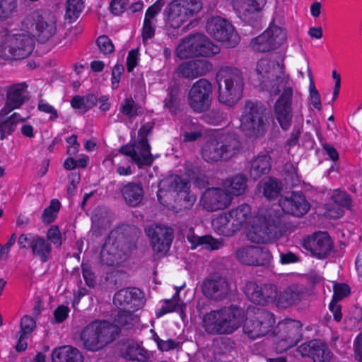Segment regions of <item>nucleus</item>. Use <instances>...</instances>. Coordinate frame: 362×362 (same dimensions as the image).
Masks as SVG:
<instances>
[{
  "mask_svg": "<svg viewBox=\"0 0 362 362\" xmlns=\"http://www.w3.org/2000/svg\"><path fill=\"white\" fill-rule=\"evenodd\" d=\"M138 235V228L127 224L111 230L100 251L101 264L112 267L121 266L135 248Z\"/></svg>",
  "mask_w": 362,
  "mask_h": 362,
  "instance_id": "f257e3e1",
  "label": "nucleus"
},
{
  "mask_svg": "<svg viewBox=\"0 0 362 362\" xmlns=\"http://www.w3.org/2000/svg\"><path fill=\"white\" fill-rule=\"evenodd\" d=\"M255 70L259 90H293L294 82L286 73L283 62L262 58L257 62Z\"/></svg>",
  "mask_w": 362,
  "mask_h": 362,
  "instance_id": "f03ea898",
  "label": "nucleus"
},
{
  "mask_svg": "<svg viewBox=\"0 0 362 362\" xmlns=\"http://www.w3.org/2000/svg\"><path fill=\"white\" fill-rule=\"evenodd\" d=\"M283 232L279 211L273 207L262 209L258 211L254 220L249 238L255 243H272L281 237Z\"/></svg>",
  "mask_w": 362,
  "mask_h": 362,
  "instance_id": "7ed1b4c3",
  "label": "nucleus"
},
{
  "mask_svg": "<svg viewBox=\"0 0 362 362\" xmlns=\"http://www.w3.org/2000/svg\"><path fill=\"white\" fill-rule=\"evenodd\" d=\"M244 318V310L232 305L206 313L202 326L211 334H230L241 326Z\"/></svg>",
  "mask_w": 362,
  "mask_h": 362,
  "instance_id": "20e7f679",
  "label": "nucleus"
},
{
  "mask_svg": "<svg viewBox=\"0 0 362 362\" xmlns=\"http://www.w3.org/2000/svg\"><path fill=\"white\" fill-rule=\"evenodd\" d=\"M269 124L266 106L258 100H246L240 117V131L247 137L257 139L265 134Z\"/></svg>",
  "mask_w": 362,
  "mask_h": 362,
  "instance_id": "39448f33",
  "label": "nucleus"
},
{
  "mask_svg": "<svg viewBox=\"0 0 362 362\" xmlns=\"http://www.w3.org/2000/svg\"><path fill=\"white\" fill-rule=\"evenodd\" d=\"M240 148V142L235 134H218L204 143L202 156L206 162L228 160L236 155Z\"/></svg>",
  "mask_w": 362,
  "mask_h": 362,
  "instance_id": "423d86ee",
  "label": "nucleus"
},
{
  "mask_svg": "<svg viewBox=\"0 0 362 362\" xmlns=\"http://www.w3.org/2000/svg\"><path fill=\"white\" fill-rule=\"evenodd\" d=\"M56 18L48 9H35L28 13L22 21V28L33 37L47 42L56 33Z\"/></svg>",
  "mask_w": 362,
  "mask_h": 362,
  "instance_id": "0eeeda50",
  "label": "nucleus"
},
{
  "mask_svg": "<svg viewBox=\"0 0 362 362\" xmlns=\"http://www.w3.org/2000/svg\"><path fill=\"white\" fill-rule=\"evenodd\" d=\"M118 335V329L105 320H95L87 325L81 334L83 346L88 351H95L113 341Z\"/></svg>",
  "mask_w": 362,
  "mask_h": 362,
  "instance_id": "6e6552de",
  "label": "nucleus"
},
{
  "mask_svg": "<svg viewBox=\"0 0 362 362\" xmlns=\"http://www.w3.org/2000/svg\"><path fill=\"white\" fill-rule=\"evenodd\" d=\"M35 40L28 33L6 35L0 43V58L6 61H18L30 56Z\"/></svg>",
  "mask_w": 362,
  "mask_h": 362,
  "instance_id": "1a4fd4ad",
  "label": "nucleus"
},
{
  "mask_svg": "<svg viewBox=\"0 0 362 362\" xmlns=\"http://www.w3.org/2000/svg\"><path fill=\"white\" fill-rule=\"evenodd\" d=\"M220 47L207 37L196 33L185 38L176 49V55L180 59L196 57H212L220 52Z\"/></svg>",
  "mask_w": 362,
  "mask_h": 362,
  "instance_id": "9d476101",
  "label": "nucleus"
},
{
  "mask_svg": "<svg viewBox=\"0 0 362 362\" xmlns=\"http://www.w3.org/2000/svg\"><path fill=\"white\" fill-rule=\"evenodd\" d=\"M154 126L153 122L144 124L139 130V139L132 145H124L119 149V153L131 158L139 168L144 165H151L153 158L151 153V147L147 136L151 132Z\"/></svg>",
  "mask_w": 362,
  "mask_h": 362,
  "instance_id": "9b49d317",
  "label": "nucleus"
},
{
  "mask_svg": "<svg viewBox=\"0 0 362 362\" xmlns=\"http://www.w3.org/2000/svg\"><path fill=\"white\" fill-rule=\"evenodd\" d=\"M202 8L201 0H173L168 4L164 11L166 24L174 29L179 28Z\"/></svg>",
  "mask_w": 362,
  "mask_h": 362,
  "instance_id": "f8f14e48",
  "label": "nucleus"
},
{
  "mask_svg": "<svg viewBox=\"0 0 362 362\" xmlns=\"http://www.w3.org/2000/svg\"><path fill=\"white\" fill-rule=\"evenodd\" d=\"M286 40V32L274 24V18L260 35L252 38L250 45L255 52L264 53L278 49Z\"/></svg>",
  "mask_w": 362,
  "mask_h": 362,
  "instance_id": "ddd939ff",
  "label": "nucleus"
},
{
  "mask_svg": "<svg viewBox=\"0 0 362 362\" xmlns=\"http://www.w3.org/2000/svg\"><path fill=\"white\" fill-rule=\"evenodd\" d=\"M275 324L274 315L264 309L257 308L252 316L248 317L243 326V332L255 339L266 335Z\"/></svg>",
  "mask_w": 362,
  "mask_h": 362,
  "instance_id": "4468645a",
  "label": "nucleus"
},
{
  "mask_svg": "<svg viewBox=\"0 0 362 362\" xmlns=\"http://www.w3.org/2000/svg\"><path fill=\"white\" fill-rule=\"evenodd\" d=\"M207 32L227 48L235 47L240 42V37L233 25L219 16L211 18L206 25Z\"/></svg>",
  "mask_w": 362,
  "mask_h": 362,
  "instance_id": "2eb2a0df",
  "label": "nucleus"
},
{
  "mask_svg": "<svg viewBox=\"0 0 362 362\" xmlns=\"http://www.w3.org/2000/svg\"><path fill=\"white\" fill-rule=\"evenodd\" d=\"M151 240L153 251L158 257H163L170 250L174 239V230L168 226L153 224L145 229Z\"/></svg>",
  "mask_w": 362,
  "mask_h": 362,
  "instance_id": "dca6fc26",
  "label": "nucleus"
},
{
  "mask_svg": "<svg viewBox=\"0 0 362 362\" xmlns=\"http://www.w3.org/2000/svg\"><path fill=\"white\" fill-rule=\"evenodd\" d=\"M243 291L250 301L260 305L274 303L278 296L277 286L270 283L258 284L255 281H247Z\"/></svg>",
  "mask_w": 362,
  "mask_h": 362,
  "instance_id": "f3484780",
  "label": "nucleus"
},
{
  "mask_svg": "<svg viewBox=\"0 0 362 362\" xmlns=\"http://www.w3.org/2000/svg\"><path fill=\"white\" fill-rule=\"evenodd\" d=\"M235 255L239 262L248 266H267L272 259L269 250L262 246H244L238 249Z\"/></svg>",
  "mask_w": 362,
  "mask_h": 362,
  "instance_id": "a211bd4d",
  "label": "nucleus"
},
{
  "mask_svg": "<svg viewBox=\"0 0 362 362\" xmlns=\"http://www.w3.org/2000/svg\"><path fill=\"white\" fill-rule=\"evenodd\" d=\"M303 325L298 320L286 319L278 325L280 340L277 348L286 351L297 344L303 338Z\"/></svg>",
  "mask_w": 362,
  "mask_h": 362,
  "instance_id": "6ab92c4d",
  "label": "nucleus"
},
{
  "mask_svg": "<svg viewBox=\"0 0 362 362\" xmlns=\"http://www.w3.org/2000/svg\"><path fill=\"white\" fill-rule=\"evenodd\" d=\"M216 80L218 90H243L245 81L243 72L238 68L222 66L217 71Z\"/></svg>",
  "mask_w": 362,
  "mask_h": 362,
  "instance_id": "aec40b11",
  "label": "nucleus"
},
{
  "mask_svg": "<svg viewBox=\"0 0 362 362\" xmlns=\"http://www.w3.org/2000/svg\"><path fill=\"white\" fill-rule=\"evenodd\" d=\"M189 183L185 179L178 175H170L160 182L159 192L163 190L177 192L180 199H183L185 202L184 208L189 209L193 205L195 197L189 194Z\"/></svg>",
  "mask_w": 362,
  "mask_h": 362,
  "instance_id": "412c9836",
  "label": "nucleus"
},
{
  "mask_svg": "<svg viewBox=\"0 0 362 362\" xmlns=\"http://www.w3.org/2000/svg\"><path fill=\"white\" fill-rule=\"evenodd\" d=\"M201 287L205 297L216 302L228 298L230 292L228 281L221 276H213L205 279Z\"/></svg>",
  "mask_w": 362,
  "mask_h": 362,
  "instance_id": "4be33fe9",
  "label": "nucleus"
},
{
  "mask_svg": "<svg viewBox=\"0 0 362 362\" xmlns=\"http://www.w3.org/2000/svg\"><path fill=\"white\" fill-rule=\"evenodd\" d=\"M303 247L319 259L326 258L333 249V243L326 231H318L304 240Z\"/></svg>",
  "mask_w": 362,
  "mask_h": 362,
  "instance_id": "5701e85b",
  "label": "nucleus"
},
{
  "mask_svg": "<svg viewBox=\"0 0 362 362\" xmlns=\"http://www.w3.org/2000/svg\"><path fill=\"white\" fill-rule=\"evenodd\" d=\"M231 197L225 190L212 187L203 193L201 202L208 211H216L226 209L231 202Z\"/></svg>",
  "mask_w": 362,
  "mask_h": 362,
  "instance_id": "b1692460",
  "label": "nucleus"
},
{
  "mask_svg": "<svg viewBox=\"0 0 362 362\" xmlns=\"http://www.w3.org/2000/svg\"><path fill=\"white\" fill-rule=\"evenodd\" d=\"M303 357H309L313 362H330L332 352L327 345L318 339L303 343L297 348Z\"/></svg>",
  "mask_w": 362,
  "mask_h": 362,
  "instance_id": "393cba45",
  "label": "nucleus"
},
{
  "mask_svg": "<svg viewBox=\"0 0 362 362\" xmlns=\"http://www.w3.org/2000/svg\"><path fill=\"white\" fill-rule=\"evenodd\" d=\"M143 293L137 288H123L114 296L113 303L119 309L136 310L142 304Z\"/></svg>",
  "mask_w": 362,
  "mask_h": 362,
  "instance_id": "a878e982",
  "label": "nucleus"
},
{
  "mask_svg": "<svg viewBox=\"0 0 362 362\" xmlns=\"http://www.w3.org/2000/svg\"><path fill=\"white\" fill-rule=\"evenodd\" d=\"M291 99L292 92H282L274 105L275 117L284 130H288L292 123Z\"/></svg>",
  "mask_w": 362,
  "mask_h": 362,
  "instance_id": "bb28decb",
  "label": "nucleus"
},
{
  "mask_svg": "<svg viewBox=\"0 0 362 362\" xmlns=\"http://www.w3.org/2000/svg\"><path fill=\"white\" fill-rule=\"evenodd\" d=\"M279 205L284 212L296 216H301L309 210L308 202L300 192H292L290 197H281Z\"/></svg>",
  "mask_w": 362,
  "mask_h": 362,
  "instance_id": "cd10ccee",
  "label": "nucleus"
},
{
  "mask_svg": "<svg viewBox=\"0 0 362 362\" xmlns=\"http://www.w3.org/2000/svg\"><path fill=\"white\" fill-rule=\"evenodd\" d=\"M90 233L95 238L103 235L110 227L113 221L112 213L104 206L97 207L91 217Z\"/></svg>",
  "mask_w": 362,
  "mask_h": 362,
  "instance_id": "c85d7f7f",
  "label": "nucleus"
},
{
  "mask_svg": "<svg viewBox=\"0 0 362 362\" xmlns=\"http://www.w3.org/2000/svg\"><path fill=\"white\" fill-rule=\"evenodd\" d=\"M233 6L237 16L243 22L251 25L257 22L259 13L263 9L249 0H235Z\"/></svg>",
  "mask_w": 362,
  "mask_h": 362,
  "instance_id": "c756f323",
  "label": "nucleus"
},
{
  "mask_svg": "<svg viewBox=\"0 0 362 362\" xmlns=\"http://www.w3.org/2000/svg\"><path fill=\"white\" fill-rule=\"evenodd\" d=\"M121 194L127 205L131 207L139 206L144 196L143 185L139 182H129L120 189Z\"/></svg>",
  "mask_w": 362,
  "mask_h": 362,
  "instance_id": "7c9ffc66",
  "label": "nucleus"
},
{
  "mask_svg": "<svg viewBox=\"0 0 362 362\" xmlns=\"http://www.w3.org/2000/svg\"><path fill=\"white\" fill-rule=\"evenodd\" d=\"M81 351L71 346L56 347L52 352V362H83Z\"/></svg>",
  "mask_w": 362,
  "mask_h": 362,
  "instance_id": "2f4dec72",
  "label": "nucleus"
},
{
  "mask_svg": "<svg viewBox=\"0 0 362 362\" xmlns=\"http://www.w3.org/2000/svg\"><path fill=\"white\" fill-rule=\"evenodd\" d=\"M121 356L127 360L147 362L149 354L147 350L135 342H127L120 349Z\"/></svg>",
  "mask_w": 362,
  "mask_h": 362,
  "instance_id": "473e14b6",
  "label": "nucleus"
},
{
  "mask_svg": "<svg viewBox=\"0 0 362 362\" xmlns=\"http://www.w3.org/2000/svg\"><path fill=\"white\" fill-rule=\"evenodd\" d=\"M9 113L7 112L2 113L1 110H0V139L1 140L11 135L16 129L18 123L25 121V119L18 113L14 112L8 116Z\"/></svg>",
  "mask_w": 362,
  "mask_h": 362,
  "instance_id": "72a5a7b5",
  "label": "nucleus"
},
{
  "mask_svg": "<svg viewBox=\"0 0 362 362\" xmlns=\"http://www.w3.org/2000/svg\"><path fill=\"white\" fill-rule=\"evenodd\" d=\"M228 216L232 221L231 225L236 231L247 223L252 216L251 207L247 204H242L228 212Z\"/></svg>",
  "mask_w": 362,
  "mask_h": 362,
  "instance_id": "f704fd0d",
  "label": "nucleus"
},
{
  "mask_svg": "<svg viewBox=\"0 0 362 362\" xmlns=\"http://www.w3.org/2000/svg\"><path fill=\"white\" fill-rule=\"evenodd\" d=\"M303 297V293L301 289L296 286H291L280 292L276 300L279 306L286 308L298 303Z\"/></svg>",
  "mask_w": 362,
  "mask_h": 362,
  "instance_id": "c9c22d12",
  "label": "nucleus"
},
{
  "mask_svg": "<svg viewBox=\"0 0 362 362\" xmlns=\"http://www.w3.org/2000/svg\"><path fill=\"white\" fill-rule=\"evenodd\" d=\"M270 168V157L267 154L258 156L250 163V175L252 179L257 180L262 175L268 173Z\"/></svg>",
  "mask_w": 362,
  "mask_h": 362,
  "instance_id": "e433bc0d",
  "label": "nucleus"
},
{
  "mask_svg": "<svg viewBox=\"0 0 362 362\" xmlns=\"http://www.w3.org/2000/svg\"><path fill=\"white\" fill-rule=\"evenodd\" d=\"M36 328V322L34 317L24 315L21 320V331L16 346L17 351H23L27 348V342L23 341Z\"/></svg>",
  "mask_w": 362,
  "mask_h": 362,
  "instance_id": "4c0bfd02",
  "label": "nucleus"
},
{
  "mask_svg": "<svg viewBox=\"0 0 362 362\" xmlns=\"http://www.w3.org/2000/svg\"><path fill=\"white\" fill-rule=\"evenodd\" d=\"M187 240L191 243V249H195L198 246L210 250H218L222 247V241L214 238L211 235H206L198 236L193 233L187 235Z\"/></svg>",
  "mask_w": 362,
  "mask_h": 362,
  "instance_id": "58836bf2",
  "label": "nucleus"
},
{
  "mask_svg": "<svg viewBox=\"0 0 362 362\" xmlns=\"http://www.w3.org/2000/svg\"><path fill=\"white\" fill-rule=\"evenodd\" d=\"M188 99L190 107L197 112L207 110L211 103L210 92H189Z\"/></svg>",
  "mask_w": 362,
  "mask_h": 362,
  "instance_id": "ea45409f",
  "label": "nucleus"
},
{
  "mask_svg": "<svg viewBox=\"0 0 362 362\" xmlns=\"http://www.w3.org/2000/svg\"><path fill=\"white\" fill-rule=\"evenodd\" d=\"M247 178L243 174H238L225 181L224 186L228 194L240 196L245 193L247 187Z\"/></svg>",
  "mask_w": 362,
  "mask_h": 362,
  "instance_id": "a19ab883",
  "label": "nucleus"
},
{
  "mask_svg": "<svg viewBox=\"0 0 362 362\" xmlns=\"http://www.w3.org/2000/svg\"><path fill=\"white\" fill-rule=\"evenodd\" d=\"M31 249L33 256L38 257L42 262L48 261L51 254L52 246L45 238L37 235Z\"/></svg>",
  "mask_w": 362,
  "mask_h": 362,
  "instance_id": "79ce46f5",
  "label": "nucleus"
},
{
  "mask_svg": "<svg viewBox=\"0 0 362 362\" xmlns=\"http://www.w3.org/2000/svg\"><path fill=\"white\" fill-rule=\"evenodd\" d=\"M231 219L228 214H221L212 220V227L214 230L224 236H231L236 232L233 226L230 223Z\"/></svg>",
  "mask_w": 362,
  "mask_h": 362,
  "instance_id": "37998d69",
  "label": "nucleus"
},
{
  "mask_svg": "<svg viewBox=\"0 0 362 362\" xmlns=\"http://www.w3.org/2000/svg\"><path fill=\"white\" fill-rule=\"evenodd\" d=\"M28 100V97L23 94V92H7L6 101L1 109V112H11L14 109L20 107Z\"/></svg>",
  "mask_w": 362,
  "mask_h": 362,
  "instance_id": "c03bdc74",
  "label": "nucleus"
},
{
  "mask_svg": "<svg viewBox=\"0 0 362 362\" xmlns=\"http://www.w3.org/2000/svg\"><path fill=\"white\" fill-rule=\"evenodd\" d=\"M133 312L131 310L119 309L117 313L114 315V320L116 325H113L118 329V332H119V326L129 329L133 325V321L134 320Z\"/></svg>",
  "mask_w": 362,
  "mask_h": 362,
  "instance_id": "a18cd8bd",
  "label": "nucleus"
},
{
  "mask_svg": "<svg viewBox=\"0 0 362 362\" xmlns=\"http://www.w3.org/2000/svg\"><path fill=\"white\" fill-rule=\"evenodd\" d=\"M84 8L83 0H67L66 6L65 18L73 22L78 18Z\"/></svg>",
  "mask_w": 362,
  "mask_h": 362,
  "instance_id": "49530a36",
  "label": "nucleus"
},
{
  "mask_svg": "<svg viewBox=\"0 0 362 362\" xmlns=\"http://www.w3.org/2000/svg\"><path fill=\"white\" fill-rule=\"evenodd\" d=\"M281 189V182L277 179L270 177L264 184L263 194L268 199L272 200L279 196Z\"/></svg>",
  "mask_w": 362,
  "mask_h": 362,
  "instance_id": "de8ad7c7",
  "label": "nucleus"
},
{
  "mask_svg": "<svg viewBox=\"0 0 362 362\" xmlns=\"http://www.w3.org/2000/svg\"><path fill=\"white\" fill-rule=\"evenodd\" d=\"M120 111L129 117H134L142 113L141 107L132 98H127L121 103Z\"/></svg>",
  "mask_w": 362,
  "mask_h": 362,
  "instance_id": "09e8293b",
  "label": "nucleus"
},
{
  "mask_svg": "<svg viewBox=\"0 0 362 362\" xmlns=\"http://www.w3.org/2000/svg\"><path fill=\"white\" fill-rule=\"evenodd\" d=\"M61 204L57 199H52L49 205L45 208L42 214V221L45 223H51L56 219L60 209Z\"/></svg>",
  "mask_w": 362,
  "mask_h": 362,
  "instance_id": "8fccbe9b",
  "label": "nucleus"
},
{
  "mask_svg": "<svg viewBox=\"0 0 362 362\" xmlns=\"http://www.w3.org/2000/svg\"><path fill=\"white\" fill-rule=\"evenodd\" d=\"M243 98L242 92H218L220 103L229 107H234Z\"/></svg>",
  "mask_w": 362,
  "mask_h": 362,
  "instance_id": "3c124183",
  "label": "nucleus"
},
{
  "mask_svg": "<svg viewBox=\"0 0 362 362\" xmlns=\"http://www.w3.org/2000/svg\"><path fill=\"white\" fill-rule=\"evenodd\" d=\"M17 0H0V21H5L16 11Z\"/></svg>",
  "mask_w": 362,
  "mask_h": 362,
  "instance_id": "603ef678",
  "label": "nucleus"
},
{
  "mask_svg": "<svg viewBox=\"0 0 362 362\" xmlns=\"http://www.w3.org/2000/svg\"><path fill=\"white\" fill-rule=\"evenodd\" d=\"M179 92H170L164 100V107L170 113L175 114L179 110L182 98Z\"/></svg>",
  "mask_w": 362,
  "mask_h": 362,
  "instance_id": "864d4df0",
  "label": "nucleus"
},
{
  "mask_svg": "<svg viewBox=\"0 0 362 362\" xmlns=\"http://www.w3.org/2000/svg\"><path fill=\"white\" fill-rule=\"evenodd\" d=\"M205 120L214 125L221 124L227 122L228 115L220 109H213L204 115Z\"/></svg>",
  "mask_w": 362,
  "mask_h": 362,
  "instance_id": "5fc2aeb1",
  "label": "nucleus"
},
{
  "mask_svg": "<svg viewBox=\"0 0 362 362\" xmlns=\"http://www.w3.org/2000/svg\"><path fill=\"white\" fill-rule=\"evenodd\" d=\"M195 78L206 74L212 69V64L205 59L191 60Z\"/></svg>",
  "mask_w": 362,
  "mask_h": 362,
  "instance_id": "6e6d98bb",
  "label": "nucleus"
},
{
  "mask_svg": "<svg viewBox=\"0 0 362 362\" xmlns=\"http://www.w3.org/2000/svg\"><path fill=\"white\" fill-rule=\"evenodd\" d=\"M284 178L288 185L291 186L297 185L300 180L297 170L293 164L286 163L284 166Z\"/></svg>",
  "mask_w": 362,
  "mask_h": 362,
  "instance_id": "4d7b16f0",
  "label": "nucleus"
},
{
  "mask_svg": "<svg viewBox=\"0 0 362 362\" xmlns=\"http://www.w3.org/2000/svg\"><path fill=\"white\" fill-rule=\"evenodd\" d=\"M97 45L104 55H107L115 51V46L112 40L105 35H100L96 40Z\"/></svg>",
  "mask_w": 362,
  "mask_h": 362,
  "instance_id": "13d9d810",
  "label": "nucleus"
},
{
  "mask_svg": "<svg viewBox=\"0 0 362 362\" xmlns=\"http://www.w3.org/2000/svg\"><path fill=\"white\" fill-rule=\"evenodd\" d=\"M332 199L337 204L349 209L351 206V199L345 192L334 190L331 196Z\"/></svg>",
  "mask_w": 362,
  "mask_h": 362,
  "instance_id": "bf43d9fd",
  "label": "nucleus"
},
{
  "mask_svg": "<svg viewBox=\"0 0 362 362\" xmlns=\"http://www.w3.org/2000/svg\"><path fill=\"white\" fill-rule=\"evenodd\" d=\"M333 301H339L350 293L349 286L343 283H334L333 286Z\"/></svg>",
  "mask_w": 362,
  "mask_h": 362,
  "instance_id": "052dcab7",
  "label": "nucleus"
},
{
  "mask_svg": "<svg viewBox=\"0 0 362 362\" xmlns=\"http://www.w3.org/2000/svg\"><path fill=\"white\" fill-rule=\"evenodd\" d=\"M155 23L153 21H150L147 18L144 19L141 30V37L144 42L154 37L156 33Z\"/></svg>",
  "mask_w": 362,
  "mask_h": 362,
  "instance_id": "680f3d73",
  "label": "nucleus"
},
{
  "mask_svg": "<svg viewBox=\"0 0 362 362\" xmlns=\"http://www.w3.org/2000/svg\"><path fill=\"white\" fill-rule=\"evenodd\" d=\"M165 4V0H156L146 11L144 19L153 21L156 16L160 12Z\"/></svg>",
  "mask_w": 362,
  "mask_h": 362,
  "instance_id": "e2e57ef3",
  "label": "nucleus"
},
{
  "mask_svg": "<svg viewBox=\"0 0 362 362\" xmlns=\"http://www.w3.org/2000/svg\"><path fill=\"white\" fill-rule=\"evenodd\" d=\"M129 0H111L110 11L114 16H120L126 11Z\"/></svg>",
  "mask_w": 362,
  "mask_h": 362,
  "instance_id": "0e129e2a",
  "label": "nucleus"
},
{
  "mask_svg": "<svg viewBox=\"0 0 362 362\" xmlns=\"http://www.w3.org/2000/svg\"><path fill=\"white\" fill-rule=\"evenodd\" d=\"M177 70L178 74L185 78H195L191 60L181 63Z\"/></svg>",
  "mask_w": 362,
  "mask_h": 362,
  "instance_id": "69168bd1",
  "label": "nucleus"
},
{
  "mask_svg": "<svg viewBox=\"0 0 362 362\" xmlns=\"http://www.w3.org/2000/svg\"><path fill=\"white\" fill-rule=\"evenodd\" d=\"M82 274L88 286L94 288L96 284V279L94 273L92 272L90 267L86 264L82 263Z\"/></svg>",
  "mask_w": 362,
  "mask_h": 362,
  "instance_id": "338daca9",
  "label": "nucleus"
},
{
  "mask_svg": "<svg viewBox=\"0 0 362 362\" xmlns=\"http://www.w3.org/2000/svg\"><path fill=\"white\" fill-rule=\"evenodd\" d=\"M124 72V67L121 64H116L112 70V76H111V82H112V88L116 89L117 88L119 81L121 80V77Z\"/></svg>",
  "mask_w": 362,
  "mask_h": 362,
  "instance_id": "774afa93",
  "label": "nucleus"
}]
</instances>
